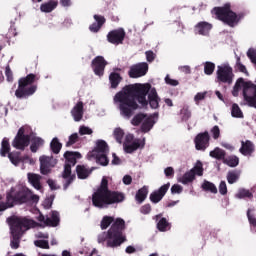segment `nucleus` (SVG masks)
Instances as JSON below:
<instances>
[{
    "label": "nucleus",
    "instance_id": "nucleus-30",
    "mask_svg": "<svg viewBox=\"0 0 256 256\" xmlns=\"http://www.w3.org/2000/svg\"><path fill=\"white\" fill-rule=\"evenodd\" d=\"M76 173H77L78 179H87V177L91 175V171L83 165L76 166Z\"/></svg>",
    "mask_w": 256,
    "mask_h": 256
},
{
    "label": "nucleus",
    "instance_id": "nucleus-12",
    "mask_svg": "<svg viewBox=\"0 0 256 256\" xmlns=\"http://www.w3.org/2000/svg\"><path fill=\"white\" fill-rule=\"evenodd\" d=\"M40 161V173L42 175H49L51 169L57 165V159H54L53 156H41Z\"/></svg>",
    "mask_w": 256,
    "mask_h": 256
},
{
    "label": "nucleus",
    "instance_id": "nucleus-41",
    "mask_svg": "<svg viewBox=\"0 0 256 256\" xmlns=\"http://www.w3.org/2000/svg\"><path fill=\"white\" fill-rule=\"evenodd\" d=\"M180 116L182 121H187L188 119H191V110H189V107L187 105H184L180 110Z\"/></svg>",
    "mask_w": 256,
    "mask_h": 256
},
{
    "label": "nucleus",
    "instance_id": "nucleus-27",
    "mask_svg": "<svg viewBox=\"0 0 256 256\" xmlns=\"http://www.w3.org/2000/svg\"><path fill=\"white\" fill-rule=\"evenodd\" d=\"M11 153V144L9 143V138L5 137L1 142L0 155L1 157H7Z\"/></svg>",
    "mask_w": 256,
    "mask_h": 256
},
{
    "label": "nucleus",
    "instance_id": "nucleus-45",
    "mask_svg": "<svg viewBox=\"0 0 256 256\" xmlns=\"http://www.w3.org/2000/svg\"><path fill=\"white\" fill-rule=\"evenodd\" d=\"M232 117H236L237 119H242L243 112L241 111V108H239V105L233 104L232 110H231Z\"/></svg>",
    "mask_w": 256,
    "mask_h": 256
},
{
    "label": "nucleus",
    "instance_id": "nucleus-11",
    "mask_svg": "<svg viewBox=\"0 0 256 256\" xmlns=\"http://www.w3.org/2000/svg\"><path fill=\"white\" fill-rule=\"evenodd\" d=\"M149 71V64L147 62H141L131 66L128 75L131 79H139V77H145Z\"/></svg>",
    "mask_w": 256,
    "mask_h": 256
},
{
    "label": "nucleus",
    "instance_id": "nucleus-63",
    "mask_svg": "<svg viewBox=\"0 0 256 256\" xmlns=\"http://www.w3.org/2000/svg\"><path fill=\"white\" fill-rule=\"evenodd\" d=\"M89 30L91 31V33H99V31L101 30V26L98 25L97 22H94L89 26Z\"/></svg>",
    "mask_w": 256,
    "mask_h": 256
},
{
    "label": "nucleus",
    "instance_id": "nucleus-52",
    "mask_svg": "<svg viewBox=\"0 0 256 256\" xmlns=\"http://www.w3.org/2000/svg\"><path fill=\"white\" fill-rule=\"evenodd\" d=\"M34 245L40 249H49V241L47 240H36Z\"/></svg>",
    "mask_w": 256,
    "mask_h": 256
},
{
    "label": "nucleus",
    "instance_id": "nucleus-49",
    "mask_svg": "<svg viewBox=\"0 0 256 256\" xmlns=\"http://www.w3.org/2000/svg\"><path fill=\"white\" fill-rule=\"evenodd\" d=\"M115 219L111 216H104L101 221V229H107L111 223H113Z\"/></svg>",
    "mask_w": 256,
    "mask_h": 256
},
{
    "label": "nucleus",
    "instance_id": "nucleus-53",
    "mask_svg": "<svg viewBox=\"0 0 256 256\" xmlns=\"http://www.w3.org/2000/svg\"><path fill=\"white\" fill-rule=\"evenodd\" d=\"M210 133L212 134L213 139L217 140L219 137H221V129H219V126H214L211 130Z\"/></svg>",
    "mask_w": 256,
    "mask_h": 256
},
{
    "label": "nucleus",
    "instance_id": "nucleus-43",
    "mask_svg": "<svg viewBox=\"0 0 256 256\" xmlns=\"http://www.w3.org/2000/svg\"><path fill=\"white\" fill-rule=\"evenodd\" d=\"M195 175H198V177H202L203 175V163L201 161H197L196 165L190 170Z\"/></svg>",
    "mask_w": 256,
    "mask_h": 256
},
{
    "label": "nucleus",
    "instance_id": "nucleus-34",
    "mask_svg": "<svg viewBox=\"0 0 256 256\" xmlns=\"http://www.w3.org/2000/svg\"><path fill=\"white\" fill-rule=\"evenodd\" d=\"M201 187L203 191L217 195V186H215L212 182L204 180Z\"/></svg>",
    "mask_w": 256,
    "mask_h": 256
},
{
    "label": "nucleus",
    "instance_id": "nucleus-4",
    "mask_svg": "<svg viewBox=\"0 0 256 256\" xmlns=\"http://www.w3.org/2000/svg\"><path fill=\"white\" fill-rule=\"evenodd\" d=\"M212 13L216 15L218 21H222L228 27H237L239 21L245 17L243 13L237 14L231 10V3H226L222 7H214Z\"/></svg>",
    "mask_w": 256,
    "mask_h": 256
},
{
    "label": "nucleus",
    "instance_id": "nucleus-2",
    "mask_svg": "<svg viewBox=\"0 0 256 256\" xmlns=\"http://www.w3.org/2000/svg\"><path fill=\"white\" fill-rule=\"evenodd\" d=\"M8 225H10V232L12 239L10 242L11 249H19V243H21V237L25 235L26 231H29L35 224V221L26 217L11 216L7 219Z\"/></svg>",
    "mask_w": 256,
    "mask_h": 256
},
{
    "label": "nucleus",
    "instance_id": "nucleus-14",
    "mask_svg": "<svg viewBox=\"0 0 256 256\" xmlns=\"http://www.w3.org/2000/svg\"><path fill=\"white\" fill-rule=\"evenodd\" d=\"M170 187H171V183H167L162 185L158 190L153 191L149 197L151 203H154V204L160 203V201L163 200V197L167 195V192L169 191Z\"/></svg>",
    "mask_w": 256,
    "mask_h": 256
},
{
    "label": "nucleus",
    "instance_id": "nucleus-47",
    "mask_svg": "<svg viewBox=\"0 0 256 256\" xmlns=\"http://www.w3.org/2000/svg\"><path fill=\"white\" fill-rule=\"evenodd\" d=\"M8 158L10 159L12 165L17 166L19 163H21V157H19V153L10 152L8 154Z\"/></svg>",
    "mask_w": 256,
    "mask_h": 256
},
{
    "label": "nucleus",
    "instance_id": "nucleus-15",
    "mask_svg": "<svg viewBox=\"0 0 256 256\" xmlns=\"http://www.w3.org/2000/svg\"><path fill=\"white\" fill-rule=\"evenodd\" d=\"M155 117H159L158 113L151 114L150 116H146V119L142 122L140 130L142 133H149L155 126Z\"/></svg>",
    "mask_w": 256,
    "mask_h": 256
},
{
    "label": "nucleus",
    "instance_id": "nucleus-9",
    "mask_svg": "<svg viewBox=\"0 0 256 256\" xmlns=\"http://www.w3.org/2000/svg\"><path fill=\"white\" fill-rule=\"evenodd\" d=\"M127 33L123 28L114 29L107 34V41L112 45H123Z\"/></svg>",
    "mask_w": 256,
    "mask_h": 256
},
{
    "label": "nucleus",
    "instance_id": "nucleus-31",
    "mask_svg": "<svg viewBox=\"0 0 256 256\" xmlns=\"http://www.w3.org/2000/svg\"><path fill=\"white\" fill-rule=\"evenodd\" d=\"M50 149L55 155H59V153H61V149H63V144L59 142V138L52 139L50 143Z\"/></svg>",
    "mask_w": 256,
    "mask_h": 256
},
{
    "label": "nucleus",
    "instance_id": "nucleus-42",
    "mask_svg": "<svg viewBox=\"0 0 256 256\" xmlns=\"http://www.w3.org/2000/svg\"><path fill=\"white\" fill-rule=\"evenodd\" d=\"M227 181L230 185L237 183V181H239V173L235 171H229L227 174Z\"/></svg>",
    "mask_w": 256,
    "mask_h": 256
},
{
    "label": "nucleus",
    "instance_id": "nucleus-57",
    "mask_svg": "<svg viewBox=\"0 0 256 256\" xmlns=\"http://www.w3.org/2000/svg\"><path fill=\"white\" fill-rule=\"evenodd\" d=\"M94 19L96 21V23L100 26V27H103V25H105V16H101V15H97L95 14L94 15Z\"/></svg>",
    "mask_w": 256,
    "mask_h": 256
},
{
    "label": "nucleus",
    "instance_id": "nucleus-61",
    "mask_svg": "<svg viewBox=\"0 0 256 256\" xmlns=\"http://www.w3.org/2000/svg\"><path fill=\"white\" fill-rule=\"evenodd\" d=\"M140 212L143 215H149L151 213V204H145L140 208Z\"/></svg>",
    "mask_w": 256,
    "mask_h": 256
},
{
    "label": "nucleus",
    "instance_id": "nucleus-36",
    "mask_svg": "<svg viewBox=\"0 0 256 256\" xmlns=\"http://www.w3.org/2000/svg\"><path fill=\"white\" fill-rule=\"evenodd\" d=\"M146 119H147V114L138 113L132 118L131 123L134 127H139V125H141Z\"/></svg>",
    "mask_w": 256,
    "mask_h": 256
},
{
    "label": "nucleus",
    "instance_id": "nucleus-46",
    "mask_svg": "<svg viewBox=\"0 0 256 256\" xmlns=\"http://www.w3.org/2000/svg\"><path fill=\"white\" fill-rule=\"evenodd\" d=\"M97 191H102L105 193H109L111 190H109V180H107V177H103L101 180L100 187L97 189Z\"/></svg>",
    "mask_w": 256,
    "mask_h": 256
},
{
    "label": "nucleus",
    "instance_id": "nucleus-54",
    "mask_svg": "<svg viewBox=\"0 0 256 256\" xmlns=\"http://www.w3.org/2000/svg\"><path fill=\"white\" fill-rule=\"evenodd\" d=\"M5 75L8 83H13V71L11 70V66L9 65L6 66Z\"/></svg>",
    "mask_w": 256,
    "mask_h": 256
},
{
    "label": "nucleus",
    "instance_id": "nucleus-26",
    "mask_svg": "<svg viewBox=\"0 0 256 256\" xmlns=\"http://www.w3.org/2000/svg\"><path fill=\"white\" fill-rule=\"evenodd\" d=\"M141 147L142 148L145 147V144H142L141 146V140L137 139L131 144H124V151L125 153L131 154V153H135V151H137V149Z\"/></svg>",
    "mask_w": 256,
    "mask_h": 256
},
{
    "label": "nucleus",
    "instance_id": "nucleus-3",
    "mask_svg": "<svg viewBox=\"0 0 256 256\" xmlns=\"http://www.w3.org/2000/svg\"><path fill=\"white\" fill-rule=\"evenodd\" d=\"M36 81H39L37 74L30 73L26 77H21L18 80V88L15 91L17 99H29L37 92Z\"/></svg>",
    "mask_w": 256,
    "mask_h": 256
},
{
    "label": "nucleus",
    "instance_id": "nucleus-35",
    "mask_svg": "<svg viewBox=\"0 0 256 256\" xmlns=\"http://www.w3.org/2000/svg\"><path fill=\"white\" fill-rule=\"evenodd\" d=\"M45 141L42 138L35 137L32 139V143L30 145V150L32 153H37L39 151V147L43 146Z\"/></svg>",
    "mask_w": 256,
    "mask_h": 256
},
{
    "label": "nucleus",
    "instance_id": "nucleus-19",
    "mask_svg": "<svg viewBox=\"0 0 256 256\" xmlns=\"http://www.w3.org/2000/svg\"><path fill=\"white\" fill-rule=\"evenodd\" d=\"M81 153L66 151L64 153V159H66L65 165H70V167H75L77 165V159H81Z\"/></svg>",
    "mask_w": 256,
    "mask_h": 256
},
{
    "label": "nucleus",
    "instance_id": "nucleus-40",
    "mask_svg": "<svg viewBox=\"0 0 256 256\" xmlns=\"http://www.w3.org/2000/svg\"><path fill=\"white\" fill-rule=\"evenodd\" d=\"M96 163H98V165H101L102 167H107V165H109V158L107 157V154H98L96 156Z\"/></svg>",
    "mask_w": 256,
    "mask_h": 256
},
{
    "label": "nucleus",
    "instance_id": "nucleus-62",
    "mask_svg": "<svg viewBox=\"0 0 256 256\" xmlns=\"http://www.w3.org/2000/svg\"><path fill=\"white\" fill-rule=\"evenodd\" d=\"M145 55L148 63H153V61H155V53L153 51H146Z\"/></svg>",
    "mask_w": 256,
    "mask_h": 256
},
{
    "label": "nucleus",
    "instance_id": "nucleus-20",
    "mask_svg": "<svg viewBox=\"0 0 256 256\" xmlns=\"http://www.w3.org/2000/svg\"><path fill=\"white\" fill-rule=\"evenodd\" d=\"M83 102L79 101L76 103V105L71 110V115L74 119V121L79 122L81 119H83L84 110H83Z\"/></svg>",
    "mask_w": 256,
    "mask_h": 256
},
{
    "label": "nucleus",
    "instance_id": "nucleus-37",
    "mask_svg": "<svg viewBox=\"0 0 256 256\" xmlns=\"http://www.w3.org/2000/svg\"><path fill=\"white\" fill-rule=\"evenodd\" d=\"M96 153H109V145L105 140H98L95 148Z\"/></svg>",
    "mask_w": 256,
    "mask_h": 256
},
{
    "label": "nucleus",
    "instance_id": "nucleus-56",
    "mask_svg": "<svg viewBox=\"0 0 256 256\" xmlns=\"http://www.w3.org/2000/svg\"><path fill=\"white\" fill-rule=\"evenodd\" d=\"M171 193L172 195H175V194H181L183 193V186L179 185V184H174L172 187H171Z\"/></svg>",
    "mask_w": 256,
    "mask_h": 256
},
{
    "label": "nucleus",
    "instance_id": "nucleus-28",
    "mask_svg": "<svg viewBox=\"0 0 256 256\" xmlns=\"http://www.w3.org/2000/svg\"><path fill=\"white\" fill-rule=\"evenodd\" d=\"M147 195H149V188H147V186H143L136 193L135 199L137 203H143V201L147 199Z\"/></svg>",
    "mask_w": 256,
    "mask_h": 256
},
{
    "label": "nucleus",
    "instance_id": "nucleus-44",
    "mask_svg": "<svg viewBox=\"0 0 256 256\" xmlns=\"http://www.w3.org/2000/svg\"><path fill=\"white\" fill-rule=\"evenodd\" d=\"M79 141V134L78 133H73L68 137V141L65 144V147H73L75 143H78Z\"/></svg>",
    "mask_w": 256,
    "mask_h": 256
},
{
    "label": "nucleus",
    "instance_id": "nucleus-16",
    "mask_svg": "<svg viewBox=\"0 0 256 256\" xmlns=\"http://www.w3.org/2000/svg\"><path fill=\"white\" fill-rule=\"evenodd\" d=\"M213 29V24L209 23V22H198L195 27H194V31L196 33V35H203L205 37H207V35H209L210 31Z\"/></svg>",
    "mask_w": 256,
    "mask_h": 256
},
{
    "label": "nucleus",
    "instance_id": "nucleus-7",
    "mask_svg": "<svg viewBox=\"0 0 256 256\" xmlns=\"http://www.w3.org/2000/svg\"><path fill=\"white\" fill-rule=\"evenodd\" d=\"M30 143L31 136L29 134H25V128L21 127L12 141V147L19 151H25V148L29 147Z\"/></svg>",
    "mask_w": 256,
    "mask_h": 256
},
{
    "label": "nucleus",
    "instance_id": "nucleus-64",
    "mask_svg": "<svg viewBox=\"0 0 256 256\" xmlns=\"http://www.w3.org/2000/svg\"><path fill=\"white\" fill-rule=\"evenodd\" d=\"M164 173L166 177H173V175H175V170L173 169V167H167L164 170Z\"/></svg>",
    "mask_w": 256,
    "mask_h": 256
},
{
    "label": "nucleus",
    "instance_id": "nucleus-38",
    "mask_svg": "<svg viewBox=\"0 0 256 256\" xmlns=\"http://www.w3.org/2000/svg\"><path fill=\"white\" fill-rule=\"evenodd\" d=\"M236 199H253V193L245 188H241L236 194Z\"/></svg>",
    "mask_w": 256,
    "mask_h": 256
},
{
    "label": "nucleus",
    "instance_id": "nucleus-1",
    "mask_svg": "<svg viewBox=\"0 0 256 256\" xmlns=\"http://www.w3.org/2000/svg\"><path fill=\"white\" fill-rule=\"evenodd\" d=\"M137 101L142 107L150 105L151 109H159L161 98L157 94V89L151 88L150 83L126 85L114 96V103L119 104L120 115L126 119H131L139 109Z\"/></svg>",
    "mask_w": 256,
    "mask_h": 256
},
{
    "label": "nucleus",
    "instance_id": "nucleus-13",
    "mask_svg": "<svg viewBox=\"0 0 256 256\" xmlns=\"http://www.w3.org/2000/svg\"><path fill=\"white\" fill-rule=\"evenodd\" d=\"M107 65V60L103 56H96L91 62V68L98 77H103Z\"/></svg>",
    "mask_w": 256,
    "mask_h": 256
},
{
    "label": "nucleus",
    "instance_id": "nucleus-17",
    "mask_svg": "<svg viewBox=\"0 0 256 256\" xmlns=\"http://www.w3.org/2000/svg\"><path fill=\"white\" fill-rule=\"evenodd\" d=\"M73 166H71V164H65L64 165V170L62 172V178L63 179H67L65 184H64V190L69 189V185H71V183H73V181H75L76 176L75 174L71 175V168Z\"/></svg>",
    "mask_w": 256,
    "mask_h": 256
},
{
    "label": "nucleus",
    "instance_id": "nucleus-32",
    "mask_svg": "<svg viewBox=\"0 0 256 256\" xmlns=\"http://www.w3.org/2000/svg\"><path fill=\"white\" fill-rule=\"evenodd\" d=\"M157 229L161 233H165V231H169L171 229V223L167 221V218H161L157 223Z\"/></svg>",
    "mask_w": 256,
    "mask_h": 256
},
{
    "label": "nucleus",
    "instance_id": "nucleus-33",
    "mask_svg": "<svg viewBox=\"0 0 256 256\" xmlns=\"http://www.w3.org/2000/svg\"><path fill=\"white\" fill-rule=\"evenodd\" d=\"M179 181L182 185H189V183H193V181H195V173H193V171H188L180 178Z\"/></svg>",
    "mask_w": 256,
    "mask_h": 256
},
{
    "label": "nucleus",
    "instance_id": "nucleus-60",
    "mask_svg": "<svg viewBox=\"0 0 256 256\" xmlns=\"http://www.w3.org/2000/svg\"><path fill=\"white\" fill-rule=\"evenodd\" d=\"M219 193L220 195H225L227 193V183L225 181L220 182Z\"/></svg>",
    "mask_w": 256,
    "mask_h": 256
},
{
    "label": "nucleus",
    "instance_id": "nucleus-25",
    "mask_svg": "<svg viewBox=\"0 0 256 256\" xmlns=\"http://www.w3.org/2000/svg\"><path fill=\"white\" fill-rule=\"evenodd\" d=\"M209 155L212 157V159H217V161H222L223 163L225 161V157H227V152L219 147H216L214 150L210 151Z\"/></svg>",
    "mask_w": 256,
    "mask_h": 256
},
{
    "label": "nucleus",
    "instance_id": "nucleus-6",
    "mask_svg": "<svg viewBox=\"0 0 256 256\" xmlns=\"http://www.w3.org/2000/svg\"><path fill=\"white\" fill-rule=\"evenodd\" d=\"M235 74L233 73V68L229 64H222L217 66L216 79L218 83H226V85H231Z\"/></svg>",
    "mask_w": 256,
    "mask_h": 256
},
{
    "label": "nucleus",
    "instance_id": "nucleus-21",
    "mask_svg": "<svg viewBox=\"0 0 256 256\" xmlns=\"http://www.w3.org/2000/svg\"><path fill=\"white\" fill-rule=\"evenodd\" d=\"M241 145L242 146L240 148V153L242 155H253V153L255 152V145H253V142H251L250 140L242 141Z\"/></svg>",
    "mask_w": 256,
    "mask_h": 256
},
{
    "label": "nucleus",
    "instance_id": "nucleus-51",
    "mask_svg": "<svg viewBox=\"0 0 256 256\" xmlns=\"http://www.w3.org/2000/svg\"><path fill=\"white\" fill-rule=\"evenodd\" d=\"M236 69L240 71V73H245V75H249V72H247V67L241 63V58L237 57L236 60Z\"/></svg>",
    "mask_w": 256,
    "mask_h": 256
},
{
    "label": "nucleus",
    "instance_id": "nucleus-5",
    "mask_svg": "<svg viewBox=\"0 0 256 256\" xmlns=\"http://www.w3.org/2000/svg\"><path fill=\"white\" fill-rule=\"evenodd\" d=\"M123 231H125V220L123 218H117L108 230L107 247L115 248L123 245L127 241V237L123 235Z\"/></svg>",
    "mask_w": 256,
    "mask_h": 256
},
{
    "label": "nucleus",
    "instance_id": "nucleus-23",
    "mask_svg": "<svg viewBox=\"0 0 256 256\" xmlns=\"http://www.w3.org/2000/svg\"><path fill=\"white\" fill-rule=\"evenodd\" d=\"M60 221L59 212L52 211L51 218H46L45 225L46 227H57L59 226Z\"/></svg>",
    "mask_w": 256,
    "mask_h": 256
},
{
    "label": "nucleus",
    "instance_id": "nucleus-18",
    "mask_svg": "<svg viewBox=\"0 0 256 256\" xmlns=\"http://www.w3.org/2000/svg\"><path fill=\"white\" fill-rule=\"evenodd\" d=\"M123 201H125V193L112 190L108 192V205L123 203Z\"/></svg>",
    "mask_w": 256,
    "mask_h": 256
},
{
    "label": "nucleus",
    "instance_id": "nucleus-8",
    "mask_svg": "<svg viewBox=\"0 0 256 256\" xmlns=\"http://www.w3.org/2000/svg\"><path fill=\"white\" fill-rule=\"evenodd\" d=\"M211 141V136L208 131L198 133L194 138L196 151H207Z\"/></svg>",
    "mask_w": 256,
    "mask_h": 256
},
{
    "label": "nucleus",
    "instance_id": "nucleus-58",
    "mask_svg": "<svg viewBox=\"0 0 256 256\" xmlns=\"http://www.w3.org/2000/svg\"><path fill=\"white\" fill-rule=\"evenodd\" d=\"M53 199H55V196H51L50 198H46L44 200V208L45 209H51V207H53Z\"/></svg>",
    "mask_w": 256,
    "mask_h": 256
},
{
    "label": "nucleus",
    "instance_id": "nucleus-39",
    "mask_svg": "<svg viewBox=\"0 0 256 256\" xmlns=\"http://www.w3.org/2000/svg\"><path fill=\"white\" fill-rule=\"evenodd\" d=\"M224 165H228V167H237L239 165V158L237 156H228L224 159Z\"/></svg>",
    "mask_w": 256,
    "mask_h": 256
},
{
    "label": "nucleus",
    "instance_id": "nucleus-29",
    "mask_svg": "<svg viewBox=\"0 0 256 256\" xmlns=\"http://www.w3.org/2000/svg\"><path fill=\"white\" fill-rule=\"evenodd\" d=\"M109 81L112 89H117L119 87V83L123 81V78L121 77V74L117 72H112L109 76Z\"/></svg>",
    "mask_w": 256,
    "mask_h": 256
},
{
    "label": "nucleus",
    "instance_id": "nucleus-22",
    "mask_svg": "<svg viewBox=\"0 0 256 256\" xmlns=\"http://www.w3.org/2000/svg\"><path fill=\"white\" fill-rule=\"evenodd\" d=\"M28 181L34 189H37V191H40L42 189L41 186V175L35 174V173H28Z\"/></svg>",
    "mask_w": 256,
    "mask_h": 256
},
{
    "label": "nucleus",
    "instance_id": "nucleus-55",
    "mask_svg": "<svg viewBox=\"0 0 256 256\" xmlns=\"http://www.w3.org/2000/svg\"><path fill=\"white\" fill-rule=\"evenodd\" d=\"M79 134L80 135H92L93 130L87 126H80L79 128Z\"/></svg>",
    "mask_w": 256,
    "mask_h": 256
},
{
    "label": "nucleus",
    "instance_id": "nucleus-10",
    "mask_svg": "<svg viewBox=\"0 0 256 256\" xmlns=\"http://www.w3.org/2000/svg\"><path fill=\"white\" fill-rule=\"evenodd\" d=\"M92 205L98 207V209H103V207L109 205V192L96 190L92 195Z\"/></svg>",
    "mask_w": 256,
    "mask_h": 256
},
{
    "label": "nucleus",
    "instance_id": "nucleus-50",
    "mask_svg": "<svg viewBox=\"0 0 256 256\" xmlns=\"http://www.w3.org/2000/svg\"><path fill=\"white\" fill-rule=\"evenodd\" d=\"M125 136V132L121 128H116L114 130V137L117 141V143H122L123 142V137Z\"/></svg>",
    "mask_w": 256,
    "mask_h": 256
},
{
    "label": "nucleus",
    "instance_id": "nucleus-24",
    "mask_svg": "<svg viewBox=\"0 0 256 256\" xmlns=\"http://www.w3.org/2000/svg\"><path fill=\"white\" fill-rule=\"evenodd\" d=\"M58 5L59 2L55 0H50L46 3L41 4L40 11H42V13H51L52 11H55V9H57Z\"/></svg>",
    "mask_w": 256,
    "mask_h": 256
},
{
    "label": "nucleus",
    "instance_id": "nucleus-59",
    "mask_svg": "<svg viewBox=\"0 0 256 256\" xmlns=\"http://www.w3.org/2000/svg\"><path fill=\"white\" fill-rule=\"evenodd\" d=\"M165 83L167 85H171L172 87H177V85H179V81L175 80V79H171V77H169V75H167L165 77Z\"/></svg>",
    "mask_w": 256,
    "mask_h": 256
},
{
    "label": "nucleus",
    "instance_id": "nucleus-48",
    "mask_svg": "<svg viewBox=\"0 0 256 256\" xmlns=\"http://www.w3.org/2000/svg\"><path fill=\"white\" fill-rule=\"evenodd\" d=\"M214 71H215V63L206 62L204 64V73H205V75H213Z\"/></svg>",
    "mask_w": 256,
    "mask_h": 256
}]
</instances>
